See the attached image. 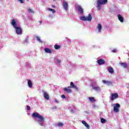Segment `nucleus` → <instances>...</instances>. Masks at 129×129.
Masks as SVG:
<instances>
[{
    "label": "nucleus",
    "mask_w": 129,
    "mask_h": 129,
    "mask_svg": "<svg viewBox=\"0 0 129 129\" xmlns=\"http://www.w3.org/2000/svg\"><path fill=\"white\" fill-rule=\"evenodd\" d=\"M28 10L29 13H31V14H34V11L31 8H29Z\"/></svg>",
    "instance_id": "nucleus-28"
},
{
    "label": "nucleus",
    "mask_w": 129,
    "mask_h": 129,
    "mask_svg": "<svg viewBox=\"0 0 129 129\" xmlns=\"http://www.w3.org/2000/svg\"><path fill=\"white\" fill-rule=\"evenodd\" d=\"M63 90L64 91H66L67 93H72V90H71V89H70V88H64Z\"/></svg>",
    "instance_id": "nucleus-16"
},
{
    "label": "nucleus",
    "mask_w": 129,
    "mask_h": 129,
    "mask_svg": "<svg viewBox=\"0 0 129 129\" xmlns=\"http://www.w3.org/2000/svg\"><path fill=\"white\" fill-rule=\"evenodd\" d=\"M82 123H83V124H84L85 125V126H86V127H87V129H90V128L89 124H87V123L85 121L83 120L82 121Z\"/></svg>",
    "instance_id": "nucleus-13"
},
{
    "label": "nucleus",
    "mask_w": 129,
    "mask_h": 129,
    "mask_svg": "<svg viewBox=\"0 0 129 129\" xmlns=\"http://www.w3.org/2000/svg\"><path fill=\"white\" fill-rule=\"evenodd\" d=\"M57 126H63L64 125V124L63 123L59 122L57 123Z\"/></svg>",
    "instance_id": "nucleus-25"
},
{
    "label": "nucleus",
    "mask_w": 129,
    "mask_h": 129,
    "mask_svg": "<svg viewBox=\"0 0 129 129\" xmlns=\"http://www.w3.org/2000/svg\"><path fill=\"white\" fill-rule=\"evenodd\" d=\"M28 85L30 88H32L33 87V84H32V81H31V80H28Z\"/></svg>",
    "instance_id": "nucleus-18"
},
{
    "label": "nucleus",
    "mask_w": 129,
    "mask_h": 129,
    "mask_svg": "<svg viewBox=\"0 0 129 129\" xmlns=\"http://www.w3.org/2000/svg\"><path fill=\"white\" fill-rule=\"evenodd\" d=\"M88 99H89L90 101H91V102H95V99H94V97H89Z\"/></svg>",
    "instance_id": "nucleus-22"
},
{
    "label": "nucleus",
    "mask_w": 129,
    "mask_h": 129,
    "mask_svg": "<svg viewBox=\"0 0 129 129\" xmlns=\"http://www.w3.org/2000/svg\"><path fill=\"white\" fill-rule=\"evenodd\" d=\"M117 98H118V94L117 93H115L111 94V100L112 101H113L114 99H116Z\"/></svg>",
    "instance_id": "nucleus-5"
},
{
    "label": "nucleus",
    "mask_w": 129,
    "mask_h": 129,
    "mask_svg": "<svg viewBox=\"0 0 129 129\" xmlns=\"http://www.w3.org/2000/svg\"><path fill=\"white\" fill-rule=\"evenodd\" d=\"M11 24L14 29H15L16 34H17V35H21L22 28L20 27H18V25L17 24V22H16V20L13 19Z\"/></svg>",
    "instance_id": "nucleus-1"
},
{
    "label": "nucleus",
    "mask_w": 129,
    "mask_h": 129,
    "mask_svg": "<svg viewBox=\"0 0 129 129\" xmlns=\"http://www.w3.org/2000/svg\"><path fill=\"white\" fill-rule=\"evenodd\" d=\"M26 108L27 110H30L31 109V107H30L29 106H27Z\"/></svg>",
    "instance_id": "nucleus-30"
},
{
    "label": "nucleus",
    "mask_w": 129,
    "mask_h": 129,
    "mask_svg": "<svg viewBox=\"0 0 129 129\" xmlns=\"http://www.w3.org/2000/svg\"><path fill=\"white\" fill-rule=\"evenodd\" d=\"M107 4V0H97V7L99 9L101 8V5Z\"/></svg>",
    "instance_id": "nucleus-4"
},
{
    "label": "nucleus",
    "mask_w": 129,
    "mask_h": 129,
    "mask_svg": "<svg viewBox=\"0 0 129 129\" xmlns=\"http://www.w3.org/2000/svg\"><path fill=\"white\" fill-rule=\"evenodd\" d=\"M121 66L123 67V68H127V64L125 63L121 62L120 63Z\"/></svg>",
    "instance_id": "nucleus-21"
},
{
    "label": "nucleus",
    "mask_w": 129,
    "mask_h": 129,
    "mask_svg": "<svg viewBox=\"0 0 129 129\" xmlns=\"http://www.w3.org/2000/svg\"><path fill=\"white\" fill-rule=\"evenodd\" d=\"M53 108H54V109H55L57 108V107H55Z\"/></svg>",
    "instance_id": "nucleus-38"
},
{
    "label": "nucleus",
    "mask_w": 129,
    "mask_h": 129,
    "mask_svg": "<svg viewBox=\"0 0 129 129\" xmlns=\"http://www.w3.org/2000/svg\"><path fill=\"white\" fill-rule=\"evenodd\" d=\"M61 98H62L63 99H65V98H66V96H65V95H62Z\"/></svg>",
    "instance_id": "nucleus-29"
},
{
    "label": "nucleus",
    "mask_w": 129,
    "mask_h": 129,
    "mask_svg": "<svg viewBox=\"0 0 129 129\" xmlns=\"http://www.w3.org/2000/svg\"><path fill=\"white\" fill-rule=\"evenodd\" d=\"M52 8H56V7L54 5H52Z\"/></svg>",
    "instance_id": "nucleus-35"
},
{
    "label": "nucleus",
    "mask_w": 129,
    "mask_h": 129,
    "mask_svg": "<svg viewBox=\"0 0 129 129\" xmlns=\"http://www.w3.org/2000/svg\"><path fill=\"white\" fill-rule=\"evenodd\" d=\"M31 116L33 118H38V121L40 122H44L45 120V118L37 112L33 113Z\"/></svg>",
    "instance_id": "nucleus-2"
},
{
    "label": "nucleus",
    "mask_w": 129,
    "mask_h": 129,
    "mask_svg": "<svg viewBox=\"0 0 129 129\" xmlns=\"http://www.w3.org/2000/svg\"><path fill=\"white\" fill-rule=\"evenodd\" d=\"M71 85L69 86L68 88H74V89H76V90H78V88L73 83V82H71L70 83Z\"/></svg>",
    "instance_id": "nucleus-6"
},
{
    "label": "nucleus",
    "mask_w": 129,
    "mask_h": 129,
    "mask_svg": "<svg viewBox=\"0 0 129 129\" xmlns=\"http://www.w3.org/2000/svg\"><path fill=\"white\" fill-rule=\"evenodd\" d=\"M40 125H41V126H43V124H41Z\"/></svg>",
    "instance_id": "nucleus-39"
},
{
    "label": "nucleus",
    "mask_w": 129,
    "mask_h": 129,
    "mask_svg": "<svg viewBox=\"0 0 129 129\" xmlns=\"http://www.w3.org/2000/svg\"><path fill=\"white\" fill-rule=\"evenodd\" d=\"M97 29L99 33L101 32V30L102 29V26H101V24H98V26L97 27Z\"/></svg>",
    "instance_id": "nucleus-14"
},
{
    "label": "nucleus",
    "mask_w": 129,
    "mask_h": 129,
    "mask_svg": "<svg viewBox=\"0 0 129 129\" xmlns=\"http://www.w3.org/2000/svg\"><path fill=\"white\" fill-rule=\"evenodd\" d=\"M26 41H28V39H26Z\"/></svg>",
    "instance_id": "nucleus-40"
},
{
    "label": "nucleus",
    "mask_w": 129,
    "mask_h": 129,
    "mask_svg": "<svg viewBox=\"0 0 129 129\" xmlns=\"http://www.w3.org/2000/svg\"><path fill=\"white\" fill-rule=\"evenodd\" d=\"M118 19L119 20V21H120V22H121V23H122L123 22V18L122 17H121V15H118Z\"/></svg>",
    "instance_id": "nucleus-20"
},
{
    "label": "nucleus",
    "mask_w": 129,
    "mask_h": 129,
    "mask_svg": "<svg viewBox=\"0 0 129 129\" xmlns=\"http://www.w3.org/2000/svg\"><path fill=\"white\" fill-rule=\"evenodd\" d=\"M48 11H50L51 12H52L53 14H55L56 13V11H55V10L54 9H52L51 8H49L48 9Z\"/></svg>",
    "instance_id": "nucleus-26"
},
{
    "label": "nucleus",
    "mask_w": 129,
    "mask_h": 129,
    "mask_svg": "<svg viewBox=\"0 0 129 129\" xmlns=\"http://www.w3.org/2000/svg\"><path fill=\"white\" fill-rule=\"evenodd\" d=\"M101 122L102 123H105L106 122V120H105V119L102 118L101 119Z\"/></svg>",
    "instance_id": "nucleus-24"
},
{
    "label": "nucleus",
    "mask_w": 129,
    "mask_h": 129,
    "mask_svg": "<svg viewBox=\"0 0 129 129\" xmlns=\"http://www.w3.org/2000/svg\"><path fill=\"white\" fill-rule=\"evenodd\" d=\"M40 24H42V21H39Z\"/></svg>",
    "instance_id": "nucleus-37"
},
{
    "label": "nucleus",
    "mask_w": 129,
    "mask_h": 129,
    "mask_svg": "<svg viewBox=\"0 0 129 129\" xmlns=\"http://www.w3.org/2000/svg\"><path fill=\"white\" fill-rule=\"evenodd\" d=\"M80 19L81 21H89V22H90L92 20V16L91 14H89L88 17L82 16Z\"/></svg>",
    "instance_id": "nucleus-3"
},
{
    "label": "nucleus",
    "mask_w": 129,
    "mask_h": 129,
    "mask_svg": "<svg viewBox=\"0 0 129 129\" xmlns=\"http://www.w3.org/2000/svg\"><path fill=\"white\" fill-rule=\"evenodd\" d=\"M57 62L58 63H61V60H60L59 59H58Z\"/></svg>",
    "instance_id": "nucleus-33"
},
{
    "label": "nucleus",
    "mask_w": 129,
    "mask_h": 129,
    "mask_svg": "<svg viewBox=\"0 0 129 129\" xmlns=\"http://www.w3.org/2000/svg\"><path fill=\"white\" fill-rule=\"evenodd\" d=\"M108 71H109V73H111V74H113V73L114 72L113 71V68L111 67H109L108 68Z\"/></svg>",
    "instance_id": "nucleus-15"
},
{
    "label": "nucleus",
    "mask_w": 129,
    "mask_h": 129,
    "mask_svg": "<svg viewBox=\"0 0 129 129\" xmlns=\"http://www.w3.org/2000/svg\"><path fill=\"white\" fill-rule=\"evenodd\" d=\"M44 51L46 53H49V54H51L52 53V51H51V49L49 48H45L44 49Z\"/></svg>",
    "instance_id": "nucleus-19"
},
{
    "label": "nucleus",
    "mask_w": 129,
    "mask_h": 129,
    "mask_svg": "<svg viewBox=\"0 0 129 129\" xmlns=\"http://www.w3.org/2000/svg\"><path fill=\"white\" fill-rule=\"evenodd\" d=\"M93 89L95 91H100V87L99 86H94L93 87Z\"/></svg>",
    "instance_id": "nucleus-17"
},
{
    "label": "nucleus",
    "mask_w": 129,
    "mask_h": 129,
    "mask_svg": "<svg viewBox=\"0 0 129 129\" xmlns=\"http://www.w3.org/2000/svg\"><path fill=\"white\" fill-rule=\"evenodd\" d=\"M71 112H74V110H71Z\"/></svg>",
    "instance_id": "nucleus-36"
},
{
    "label": "nucleus",
    "mask_w": 129,
    "mask_h": 129,
    "mask_svg": "<svg viewBox=\"0 0 129 129\" xmlns=\"http://www.w3.org/2000/svg\"><path fill=\"white\" fill-rule=\"evenodd\" d=\"M55 102H59V101H58V100L55 99Z\"/></svg>",
    "instance_id": "nucleus-34"
},
{
    "label": "nucleus",
    "mask_w": 129,
    "mask_h": 129,
    "mask_svg": "<svg viewBox=\"0 0 129 129\" xmlns=\"http://www.w3.org/2000/svg\"><path fill=\"white\" fill-rule=\"evenodd\" d=\"M102 82L104 84H107V85H112V82H111V81H105L104 80H103Z\"/></svg>",
    "instance_id": "nucleus-12"
},
{
    "label": "nucleus",
    "mask_w": 129,
    "mask_h": 129,
    "mask_svg": "<svg viewBox=\"0 0 129 129\" xmlns=\"http://www.w3.org/2000/svg\"><path fill=\"white\" fill-rule=\"evenodd\" d=\"M112 52L113 53H116V49H113V50L112 51Z\"/></svg>",
    "instance_id": "nucleus-32"
},
{
    "label": "nucleus",
    "mask_w": 129,
    "mask_h": 129,
    "mask_svg": "<svg viewBox=\"0 0 129 129\" xmlns=\"http://www.w3.org/2000/svg\"><path fill=\"white\" fill-rule=\"evenodd\" d=\"M97 63L99 65H103L105 64V60L103 59H100L97 60Z\"/></svg>",
    "instance_id": "nucleus-9"
},
{
    "label": "nucleus",
    "mask_w": 129,
    "mask_h": 129,
    "mask_svg": "<svg viewBox=\"0 0 129 129\" xmlns=\"http://www.w3.org/2000/svg\"><path fill=\"white\" fill-rule=\"evenodd\" d=\"M60 48H61V46L60 45H54V49H55V50H58V49H60Z\"/></svg>",
    "instance_id": "nucleus-23"
},
{
    "label": "nucleus",
    "mask_w": 129,
    "mask_h": 129,
    "mask_svg": "<svg viewBox=\"0 0 129 129\" xmlns=\"http://www.w3.org/2000/svg\"><path fill=\"white\" fill-rule=\"evenodd\" d=\"M42 92L43 93L44 98H45L46 100H49V94H48V93L44 91H42Z\"/></svg>",
    "instance_id": "nucleus-10"
},
{
    "label": "nucleus",
    "mask_w": 129,
    "mask_h": 129,
    "mask_svg": "<svg viewBox=\"0 0 129 129\" xmlns=\"http://www.w3.org/2000/svg\"><path fill=\"white\" fill-rule=\"evenodd\" d=\"M63 9L65 11H67L68 10V3L66 2V1H63Z\"/></svg>",
    "instance_id": "nucleus-11"
},
{
    "label": "nucleus",
    "mask_w": 129,
    "mask_h": 129,
    "mask_svg": "<svg viewBox=\"0 0 129 129\" xmlns=\"http://www.w3.org/2000/svg\"><path fill=\"white\" fill-rule=\"evenodd\" d=\"M18 2H20L21 4H24V0H18Z\"/></svg>",
    "instance_id": "nucleus-31"
},
{
    "label": "nucleus",
    "mask_w": 129,
    "mask_h": 129,
    "mask_svg": "<svg viewBox=\"0 0 129 129\" xmlns=\"http://www.w3.org/2000/svg\"><path fill=\"white\" fill-rule=\"evenodd\" d=\"M36 40H37V41H38V42L42 43V41H41V39L40 38V37H39V36H37L36 37Z\"/></svg>",
    "instance_id": "nucleus-27"
},
{
    "label": "nucleus",
    "mask_w": 129,
    "mask_h": 129,
    "mask_svg": "<svg viewBox=\"0 0 129 129\" xmlns=\"http://www.w3.org/2000/svg\"><path fill=\"white\" fill-rule=\"evenodd\" d=\"M77 11L79 12V13H80V14H83L84 11H83V8H82V7L80 6V5H78L77 6Z\"/></svg>",
    "instance_id": "nucleus-8"
},
{
    "label": "nucleus",
    "mask_w": 129,
    "mask_h": 129,
    "mask_svg": "<svg viewBox=\"0 0 129 129\" xmlns=\"http://www.w3.org/2000/svg\"><path fill=\"white\" fill-rule=\"evenodd\" d=\"M119 104H116V105L114 106L113 108L114 112H115L116 113L118 112V111H119V110H118V107H119Z\"/></svg>",
    "instance_id": "nucleus-7"
}]
</instances>
